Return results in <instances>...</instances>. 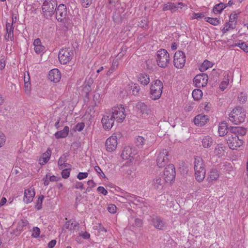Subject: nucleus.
Masks as SVG:
<instances>
[{
	"label": "nucleus",
	"instance_id": "obj_21",
	"mask_svg": "<svg viewBox=\"0 0 248 248\" xmlns=\"http://www.w3.org/2000/svg\"><path fill=\"white\" fill-rule=\"evenodd\" d=\"M208 121V118L207 115L199 114L197 115L194 119V124L199 126H203Z\"/></svg>",
	"mask_w": 248,
	"mask_h": 248
},
{
	"label": "nucleus",
	"instance_id": "obj_1",
	"mask_svg": "<svg viewBox=\"0 0 248 248\" xmlns=\"http://www.w3.org/2000/svg\"><path fill=\"white\" fill-rule=\"evenodd\" d=\"M57 5V0H44L42 6L43 16L47 19H50L55 14Z\"/></svg>",
	"mask_w": 248,
	"mask_h": 248
},
{
	"label": "nucleus",
	"instance_id": "obj_22",
	"mask_svg": "<svg viewBox=\"0 0 248 248\" xmlns=\"http://www.w3.org/2000/svg\"><path fill=\"white\" fill-rule=\"evenodd\" d=\"M35 196V192L32 189H26L24 192L23 201L25 202L29 203L32 201Z\"/></svg>",
	"mask_w": 248,
	"mask_h": 248
},
{
	"label": "nucleus",
	"instance_id": "obj_11",
	"mask_svg": "<svg viewBox=\"0 0 248 248\" xmlns=\"http://www.w3.org/2000/svg\"><path fill=\"white\" fill-rule=\"evenodd\" d=\"M101 123L103 128L106 130H109L113 126L114 120L109 111L105 112L102 118Z\"/></svg>",
	"mask_w": 248,
	"mask_h": 248
},
{
	"label": "nucleus",
	"instance_id": "obj_5",
	"mask_svg": "<svg viewBox=\"0 0 248 248\" xmlns=\"http://www.w3.org/2000/svg\"><path fill=\"white\" fill-rule=\"evenodd\" d=\"M73 56L74 53L72 48L63 47L60 50L58 58L61 64H65L72 60Z\"/></svg>",
	"mask_w": 248,
	"mask_h": 248
},
{
	"label": "nucleus",
	"instance_id": "obj_43",
	"mask_svg": "<svg viewBox=\"0 0 248 248\" xmlns=\"http://www.w3.org/2000/svg\"><path fill=\"white\" fill-rule=\"evenodd\" d=\"M28 224V221L26 219H21L18 222V227L16 228V230H18L19 231H21L22 229L24 227H26Z\"/></svg>",
	"mask_w": 248,
	"mask_h": 248
},
{
	"label": "nucleus",
	"instance_id": "obj_27",
	"mask_svg": "<svg viewBox=\"0 0 248 248\" xmlns=\"http://www.w3.org/2000/svg\"><path fill=\"white\" fill-rule=\"evenodd\" d=\"M229 127L226 123H222L218 126V133L220 136H224L229 133Z\"/></svg>",
	"mask_w": 248,
	"mask_h": 248
},
{
	"label": "nucleus",
	"instance_id": "obj_56",
	"mask_svg": "<svg viewBox=\"0 0 248 248\" xmlns=\"http://www.w3.org/2000/svg\"><path fill=\"white\" fill-rule=\"evenodd\" d=\"M94 170L97 173L100 174V176L102 178H105L106 176L104 172L102 171V170L99 166H95L94 167Z\"/></svg>",
	"mask_w": 248,
	"mask_h": 248
},
{
	"label": "nucleus",
	"instance_id": "obj_2",
	"mask_svg": "<svg viewBox=\"0 0 248 248\" xmlns=\"http://www.w3.org/2000/svg\"><path fill=\"white\" fill-rule=\"evenodd\" d=\"M246 118V110L242 107L237 106L229 114V120L234 124H239L245 121Z\"/></svg>",
	"mask_w": 248,
	"mask_h": 248
},
{
	"label": "nucleus",
	"instance_id": "obj_44",
	"mask_svg": "<svg viewBox=\"0 0 248 248\" xmlns=\"http://www.w3.org/2000/svg\"><path fill=\"white\" fill-rule=\"evenodd\" d=\"M205 20L206 22L210 23L213 25H217L219 24V20L217 18H213L210 17H207L205 18Z\"/></svg>",
	"mask_w": 248,
	"mask_h": 248
},
{
	"label": "nucleus",
	"instance_id": "obj_53",
	"mask_svg": "<svg viewBox=\"0 0 248 248\" xmlns=\"http://www.w3.org/2000/svg\"><path fill=\"white\" fill-rule=\"evenodd\" d=\"M116 206L114 204H112L109 205L108 207V211L111 214L115 213L116 212Z\"/></svg>",
	"mask_w": 248,
	"mask_h": 248
},
{
	"label": "nucleus",
	"instance_id": "obj_36",
	"mask_svg": "<svg viewBox=\"0 0 248 248\" xmlns=\"http://www.w3.org/2000/svg\"><path fill=\"white\" fill-rule=\"evenodd\" d=\"M192 94L194 100H198L202 98V92L201 90L196 89L193 91Z\"/></svg>",
	"mask_w": 248,
	"mask_h": 248
},
{
	"label": "nucleus",
	"instance_id": "obj_64",
	"mask_svg": "<svg viewBox=\"0 0 248 248\" xmlns=\"http://www.w3.org/2000/svg\"><path fill=\"white\" fill-rule=\"evenodd\" d=\"M5 142V137L4 134L0 131V147L4 145Z\"/></svg>",
	"mask_w": 248,
	"mask_h": 248
},
{
	"label": "nucleus",
	"instance_id": "obj_58",
	"mask_svg": "<svg viewBox=\"0 0 248 248\" xmlns=\"http://www.w3.org/2000/svg\"><path fill=\"white\" fill-rule=\"evenodd\" d=\"M88 173L87 172H79L77 175V178L79 180H82L88 177Z\"/></svg>",
	"mask_w": 248,
	"mask_h": 248
},
{
	"label": "nucleus",
	"instance_id": "obj_60",
	"mask_svg": "<svg viewBox=\"0 0 248 248\" xmlns=\"http://www.w3.org/2000/svg\"><path fill=\"white\" fill-rule=\"evenodd\" d=\"M229 83V79L225 78V79L221 83L220 88L224 90Z\"/></svg>",
	"mask_w": 248,
	"mask_h": 248
},
{
	"label": "nucleus",
	"instance_id": "obj_19",
	"mask_svg": "<svg viewBox=\"0 0 248 248\" xmlns=\"http://www.w3.org/2000/svg\"><path fill=\"white\" fill-rule=\"evenodd\" d=\"M48 79L55 83L58 82L61 78V75L58 69H53L50 70L48 76Z\"/></svg>",
	"mask_w": 248,
	"mask_h": 248
},
{
	"label": "nucleus",
	"instance_id": "obj_52",
	"mask_svg": "<svg viewBox=\"0 0 248 248\" xmlns=\"http://www.w3.org/2000/svg\"><path fill=\"white\" fill-rule=\"evenodd\" d=\"M238 99L240 103H244L247 100V96L245 94L241 93L239 95Z\"/></svg>",
	"mask_w": 248,
	"mask_h": 248
},
{
	"label": "nucleus",
	"instance_id": "obj_61",
	"mask_svg": "<svg viewBox=\"0 0 248 248\" xmlns=\"http://www.w3.org/2000/svg\"><path fill=\"white\" fill-rule=\"evenodd\" d=\"M97 190L98 192L103 194L104 195H107L108 194L107 190L103 186H99L97 188Z\"/></svg>",
	"mask_w": 248,
	"mask_h": 248
},
{
	"label": "nucleus",
	"instance_id": "obj_33",
	"mask_svg": "<svg viewBox=\"0 0 248 248\" xmlns=\"http://www.w3.org/2000/svg\"><path fill=\"white\" fill-rule=\"evenodd\" d=\"M69 155L68 153H64L59 159L58 165L60 170L63 169V164L67 161Z\"/></svg>",
	"mask_w": 248,
	"mask_h": 248
},
{
	"label": "nucleus",
	"instance_id": "obj_6",
	"mask_svg": "<svg viewBox=\"0 0 248 248\" xmlns=\"http://www.w3.org/2000/svg\"><path fill=\"white\" fill-rule=\"evenodd\" d=\"M109 111L114 120L118 123H122L125 118V110L122 105L113 107Z\"/></svg>",
	"mask_w": 248,
	"mask_h": 248
},
{
	"label": "nucleus",
	"instance_id": "obj_54",
	"mask_svg": "<svg viewBox=\"0 0 248 248\" xmlns=\"http://www.w3.org/2000/svg\"><path fill=\"white\" fill-rule=\"evenodd\" d=\"M34 51L37 54H40L43 52L45 50V47L43 46H34Z\"/></svg>",
	"mask_w": 248,
	"mask_h": 248
},
{
	"label": "nucleus",
	"instance_id": "obj_18",
	"mask_svg": "<svg viewBox=\"0 0 248 248\" xmlns=\"http://www.w3.org/2000/svg\"><path fill=\"white\" fill-rule=\"evenodd\" d=\"M152 223L156 229L159 230H164V227L166 225V222L163 219L158 216L153 217Z\"/></svg>",
	"mask_w": 248,
	"mask_h": 248
},
{
	"label": "nucleus",
	"instance_id": "obj_41",
	"mask_svg": "<svg viewBox=\"0 0 248 248\" xmlns=\"http://www.w3.org/2000/svg\"><path fill=\"white\" fill-rule=\"evenodd\" d=\"M118 65V63L117 61L116 60L113 61L110 68L108 69V70L107 72V74H106L107 75L109 76L112 73H113L116 70V69L117 68Z\"/></svg>",
	"mask_w": 248,
	"mask_h": 248
},
{
	"label": "nucleus",
	"instance_id": "obj_28",
	"mask_svg": "<svg viewBox=\"0 0 248 248\" xmlns=\"http://www.w3.org/2000/svg\"><path fill=\"white\" fill-rule=\"evenodd\" d=\"M205 175V170L202 169L195 170V176L196 180L198 182L203 180Z\"/></svg>",
	"mask_w": 248,
	"mask_h": 248
},
{
	"label": "nucleus",
	"instance_id": "obj_34",
	"mask_svg": "<svg viewBox=\"0 0 248 248\" xmlns=\"http://www.w3.org/2000/svg\"><path fill=\"white\" fill-rule=\"evenodd\" d=\"M226 7V5L222 2L216 4L213 8V12L216 14H218Z\"/></svg>",
	"mask_w": 248,
	"mask_h": 248
},
{
	"label": "nucleus",
	"instance_id": "obj_26",
	"mask_svg": "<svg viewBox=\"0 0 248 248\" xmlns=\"http://www.w3.org/2000/svg\"><path fill=\"white\" fill-rule=\"evenodd\" d=\"M69 131V127L67 126H65L64 127L63 129L62 130H61L55 133V138L57 139L65 138L68 136Z\"/></svg>",
	"mask_w": 248,
	"mask_h": 248
},
{
	"label": "nucleus",
	"instance_id": "obj_57",
	"mask_svg": "<svg viewBox=\"0 0 248 248\" xmlns=\"http://www.w3.org/2000/svg\"><path fill=\"white\" fill-rule=\"evenodd\" d=\"M85 127L84 123H79L76 124V130L80 132Z\"/></svg>",
	"mask_w": 248,
	"mask_h": 248
},
{
	"label": "nucleus",
	"instance_id": "obj_45",
	"mask_svg": "<svg viewBox=\"0 0 248 248\" xmlns=\"http://www.w3.org/2000/svg\"><path fill=\"white\" fill-rule=\"evenodd\" d=\"M145 140L144 138L142 136H138L136 140L135 143L137 146L139 148L142 147L144 143Z\"/></svg>",
	"mask_w": 248,
	"mask_h": 248
},
{
	"label": "nucleus",
	"instance_id": "obj_40",
	"mask_svg": "<svg viewBox=\"0 0 248 248\" xmlns=\"http://www.w3.org/2000/svg\"><path fill=\"white\" fill-rule=\"evenodd\" d=\"M240 12H238L237 11H234L232 12L229 18V22H231L232 23H235V25H236L237 21L236 19L237 18L238 15Z\"/></svg>",
	"mask_w": 248,
	"mask_h": 248
},
{
	"label": "nucleus",
	"instance_id": "obj_59",
	"mask_svg": "<svg viewBox=\"0 0 248 248\" xmlns=\"http://www.w3.org/2000/svg\"><path fill=\"white\" fill-rule=\"evenodd\" d=\"M79 236L82 237L84 239H89L90 238V234L87 232H81L79 233Z\"/></svg>",
	"mask_w": 248,
	"mask_h": 248
},
{
	"label": "nucleus",
	"instance_id": "obj_17",
	"mask_svg": "<svg viewBox=\"0 0 248 248\" xmlns=\"http://www.w3.org/2000/svg\"><path fill=\"white\" fill-rule=\"evenodd\" d=\"M229 133L233 135L234 136H237L240 138H243V137L246 135L247 130L243 127L240 126H230L229 127Z\"/></svg>",
	"mask_w": 248,
	"mask_h": 248
},
{
	"label": "nucleus",
	"instance_id": "obj_62",
	"mask_svg": "<svg viewBox=\"0 0 248 248\" xmlns=\"http://www.w3.org/2000/svg\"><path fill=\"white\" fill-rule=\"evenodd\" d=\"M204 16L203 13H194L193 14V18L195 19H201Z\"/></svg>",
	"mask_w": 248,
	"mask_h": 248
},
{
	"label": "nucleus",
	"instance_id": "obj_10",
	"mask_svg": "<svg viewBox=\"0 0 248 248\" xmlns=\"http://www.w3.org/2000/svg\"><path fill=\"white\" fill-rule=\"evenodd\" d=\"M186 63V56L185 53L180 50L175 52L174 55V66L178 69L182 68Z\"/></svg>",
	"mask_w": 248,
	"mask_h": 248
},
{
	"label": "nucleus",
	"instance_id": "obj_12",
	"mask_svg": "<svg viewBox=\"0 0 248 248\" xmlns=\"http://www.w3.org/2000/svg\"><path fill=\"white\" fill-rule=\"evenodd\" d=\"M208 76L205 73H202L196 75L193 79V82L196 87L203 88L207 85Z\"/></svg>",
	"mask_w": 248,
	"mask_h": 248
},
{
	"label": "nucleus",
	"instance_id": "obj_24",
	"mask_svg": "<svg viewBox=\"0 0 248 248\" xmlns=\"http://www.w3.org/2000/svg\"><path fill=\"white\" fill-rule=\"evenodd\" d=\"M138 81L144 86L147 85L150 82L149 76L146 73H140L138 77Z\"/></svg>",
	"mask_w": 248,
	"mask_h": 248
},
{
	"label": "nucleus",
	"instance_id": "obj_7",
	"mask_svg": "<svg viewBox=\"0 0 248 248\" xmlns=\"http://www.w3.org/2000/svg\"><path fill=\"white\" fill-rule=\"evenodd\" d=\"M226 140L230 149L236 150L241 146L243 143V139L237 136H234L233 135L228 134L226 137Z\"/></svg>",
	"mask_w": 248,
	"mask_h": 248
},
{
	"label": "nucleus",
	"instance_id": "obj_35",
	"mask_svg": "<svg viewBox=\"0 0 248 248\" xmlns=\"http://www.w3.org/2000/svg\"><path fill=\"white\" fill-rule=\"evenodd\" d=\"M213 65V64L212 62L205 60L199 67V70L201 72H204L207 70L209 68L212 67Z\"/></svg>",
	"mask_w": 248,
	"mask_h": 248
},
{
	"label": "nucleus",
	"instance_id": "obj_37",
	"mask_svg": "<svg viewBox=\"0 0 248 248\" xmlns=\"http://www.w3.org/2000/svg\"><path fill=\"white\" fill-rule=\"evenodd\" d=\"M129 196L134 198V199L133 200L129 199V201L130 202L134 203V204L140 205V203H141L143 202V199L142 198H140L139 197H137L134 195H129Z\"/></svg>",
	"mask_w": 248,
	"mask_h": 248
},
{
	"label": "nucleus",
	"instance_id": "obj_20",
	"mask_svg": "<svg viewBox=\"0 0 248 248\" xmlns=\"http://www.w3.org/2000/svg\"><path fill=\"white\" fill-rule=\"evenodd\" d=\"M14 16H12V24L7 23L6 26V34L5 35V38L7 40L10 39L11 41L14 40V27L13 23L14 22Z\"/></svg>",
	"mask_w": 248,
	"mask_h": 248
},
{
	"label": "nucleus",
	"instance_id": "obj_47",
	"mask_svg": "<svg viewBox=\"0 0 248 248\" xmlns=\"http://www.w3.org/2000/svg\"><path fill=\"white\" fill-rule=\"evenodd\" d=\"M44 199V196L42 195H41L39 196L38 198V200L36 203L35 208L37 210H40L42 208V202L43 201Z\"/></svg>",
	"mask_w": 248,
	"mask_h": 248
},
{
	"label": "nucleus",
	"instance_id": "obj_55",
	"mask_svg": "<svg viewBox=\"0 0 248 248\" xmlns=\"http://www.w3.org/2000/svg\"><path fill=\"white\" fill-rule=\"evenodd\" d=\"M40 233V229L37 227H33L32 236H33L35 238H37L39 236Z\"/></svg>",
	"mask_w": 248,
	"mask_h": 248
},
{
	"label": "nucleus",
	"instance_id": "obj_23",
	"mask_svg": "<svg viewBox=\"0 0 248 248\" xmlns=\"http://www.w3.org/2000/svg\"><path fill=\"white\" fill-rule=\"evenodd\" d=\"M51 155V150L50 148H48L42 155V157L39 160V163L41 165H44L46 164L49 160Z\"/></svg>",
	"mask_w": 248,
	"mask_h": 248
},
{
	"label": "nucleus",
	"instance_id": "obj_49",
	"mask_svg": "<svg viewBox=\"0 0 248 248\" xmlns=\"http://www.w3.org/2000/svg\"><path fill=\"white\" fill-rule=\"evenodd\" d=\"M61 172L62 176L63 179H67L70 175V168H66L62 169Z\"/></svg>",
	"mask_w": 248,
	"mask_h": 248
},
{
	"label": "nucleus",
	"instance_id": "obj_38",
	"mask_svg": "<svg viewBox=\"0 0 248 248\" xmlns=\"http://www.w3.org/2000/svg\"><path fill=\"white\" fill-rule=\"evenodd\" d=\"M235 23H232L231 22L226 23L225 24L224 28L222 30V33H225L230 30H233L235 29Z\"/></svg>",
	"mask_w": 248,
	"mask_h": 248
},
{
	"label": "nucleus",
	"instance_id": "obj_13",
	"mask_svg": "<svg viewBox=\"0 0 248 248\" xmlns=\"http://www.w3.org/2000/svg\"><path fill=\"white\" fill-rule=\"evenodd\" d=\"M55 13L57 20L59 22L63 21L67 16L66 6L63 4H59L57 6Z\"/></svg>",
	"mask_w": 248,
	"mask_h": 248
},
{
	"label": "nucleus",
	"instance_id": "obj_51",
	"mask_svg": "<svg viewBox=\"0 0 248 248\" xmlns=\"http://www.w3.org/2000/svg\"><path fill=\"white\" fill-rule=\"evenodd\" d=\"M93 0H80L81 5L85 8L89 7L92 3Z\"/></svg>",
	"mask_w": 248,
	"mask_h": 248
},
{
	"label": "nucleus",
	"instance_id": "obj_31",
	"mask_svg": "<svg viewBox=\"0 0 248 248\" xmlns=\"http://www.w3.org/2000/svg\"><path fill=\"white\" fill-rule=\"evenodd\" d=\"M202 143L204 148H209L213 144L212 138L209 136H205L202 139Z\"/></svg>",
	"mask_w": 248,
	"mask_h": 248
},
{
	"label": "nucleus",
	"instance_id": "obj_32",
	"mask_svg": "<svg viewBox=\"0 0 248 248\" xmlns=\"http://www.w3.org/2000/svg\"><path fill=\"white\" fill-rule=\"evenodd\" d=\"M124 18V15L123 14L122 15L120 14V11L119 10L114 12L113 16V20L116 23H121Z\"/></svg>",
	"mask_w": 248,
	"mask_h": 248
},
{
	"label": "nucleus",
	"instance_id": "obj_63",
	"mask_svg": "<svg viewBox=\"0 0 248 248\" xmlns=\"http://www.w3.org/2000/svg\"><path fill=\"white\" fill-rule=\"evenodd\" d=\"M78 225V223H75L74 225H73V223L71 222L70 221H67L65 224L64 225V227L65 228L67 229H69L71 226H74V227H76Z\"/></svg>",
	"mask_w": 248,
	"mask_h": 248
},
{
	"label": "nucleus",
	"instance_id": "obj_8",
	"mask_svg": "<svg viewBox=\"0 0 248 248\" xmlns=\"http://www.w3.org/2000/svg\"><path fill=\"white\" fill-rule=\"evenodd\" d=\"M169 152L166 149H162L158 152L156 156V165L159 168L166 166L170 162Z\"/></svg>",
	"mask_w": 248,
	"mask_h": 248
},
{
	"label": "nucleus",
	"instance_id": "obj_4",
	"mask_svg": "<svg viewBox=\"0 0 248 248\" xmlns=\"http://www.w3.org/2000/svg\"><path fill=\"white\" fill-rule=\"evenodd\" d=\"M156 60L159 67L166 68L170 62V55L166 49H161L156 53Z\"/></svg>",
	"mask_w": 248,
	"mask_h": 248
},
{
	"label": "nucleus",
	"instance_id": "obj_25",
	"mask_svg": "<svg viewBox=\"0 0 248 248\" xmlns=\"http://www.w3.org/2000/svg\"><path fill=\"white\" fill-rule=\"evenodd\" d=\"M194 164L195 170L205 169L203 159L200 156H196L195 157Z\"/></svg>",
	"mask_w": 248,
	"mask_h": 248
},
{
	"label": "nucleus",
	"instance_id": "obj_48",
	"mask_svg": "<svg viewBox=\"0 0 248 248\" xmlns=\"http://www.w3.org/2000/svg\"><path fill=\"white\" fill-rule=\"evenodd\" d=\"M219 176L218 171L217 170H213L210 173L209 178L211 181L217 180Z\"/></svg>",
	"mask_w": 248,
	"mask_h": 248
},
{
	"label": "nucleus",
	"instance_id": "obj_30",
	"mask_svg": "<svg viewBox=\"0 0 248 248\" xmlns=\"http://www.w3.org/2000/svg\"><path fill=\"white\" fill-rule=\"evenodd\" d=\"M164 184V180H162L160 177H157L153 181V186L155 189H161Z\"/></svg>",
	"mask_w": 248,
	"mask_h": 248
},
{
	"label": "nucleus",
	"instance_id": "obj_15",
	"mask_svg": "<svg viewBox=\"0 0 248 248\" xmlns=\"http://www.w3.org/2000/svg\"><path fill=\"white\" fill-rule=\"evenodd\" d=\"M117 137L113 134L106 141L107 150L108 152L114 151L117 148Z\"/></svg>",
	"mask_w": 248,
	"mask_h": 248
},
{
	"label": "nucleus",
	"instance_id": "obj_39",
	"mask_svg": "<svg viewBox=\"0 0 248 248\" xmlns=\"http://www.w3.org/2000/svg\"><path fill=\"white\" fill-rule=\"evenodd\" d=\"M138 26L141 28H144L145 29H148V20L146 17H144L142 19H141L138 22Z\"/></svg>",
	"mask_w": 248,
	"mask_h": 248
},
{
	"label": "nucleus",
	"instance_id": "obj_16",
	"mask_svg": "<svg viewBox=\"0 0 248 248\" xmlns=\"http://www.w3.org/2000/svg\"><path fill=\"white\" fill-rule=\"evenodd\" d=\"M136 108L140 114V116L144 118L147 117L151 112L149 107L143 102H138L136 104Z\"/></svg>",
	"mask_w": 248,
	"mask_h": 248
},
{
	"label": "nucleus",
	"instance_id": "obj_3",
	"mask_svg": "<svg viewBox=\"0 0 248 248\" xmlns=\"http://www.w3.org/2000/svg\"><path fill=\"white\" fill-rule=\"evenodd\" d=\"M163 83L159 79L153 81L150 87V94L153 100L159 99L162 93Z\"/></svg>",
	"mask_w": 248,
	"mask_h": 248
},
{
	"label": "nucleus",
	"instance_id": "obj_50",
	"mask_svg": "<svg viewBox=\"0 0 248 248\" xmlns=\"http://www.w3.org/2000/svg\"><path fill=\"white\" fill-rule=\"evenodd\" d=\"M140 89V86L137 84H134L131 86L132 93L134 95H137L139 93Z\"/></svg>",
	"mask_w": 248,
	"mask_h": 248
},
{
	"label": "nucleus",
	"instance_id": "obj_42",
	"mask_svg": "<svg viewBox=\"0 0 248 248\" xmlns=\"http://www.w3.org/2000/svg\"><path fill=\"white\" fill-rule=\"evenodd\" d=\"M225 149V147L222 144H218L216 146L215 149V154L217 155H219L223 153Z\"/></svg>",
	"mask_w": 248,
	"mask_h": 248
},
{
	"label": "nucleus",
	"instance_id": "obj_9",
	"mask_svg": "<svg viewBox=\"0 0 248 248\" xmlns=\"http://www.w3.org/2000/svg\"><path fill=\"white\" fill-rule=\"evenodd\" d=\"M175 169L172 164H169L165 168L164 171V181L166 183H171L175 177Z\"/></svg>",
	"mask_w": 248,
	"mask_h": 248
},
{
	"label": "nucleus",
	"instance_id": "obj_29",
	"mask_svg": "<svg viewBox=\"0 0 248 248\" xmlns=\"http://www.w3.org/2000/svg\"><path fill=\"white\" fill-rule=\"evenodd\" d=\"M178 9V6H177L175 3L172 2H168L164 4L162 10L166 11L170 10L172 13L175 12Z\"/></svg>",
	"mask_w": 248,
	"mask_h": 248
},
{
	"label": "nucleus",
	"instance_id": "obj_14",
	"mask_svg": "<svg viewBox=\"0 0 248 248\" xmlns=\"http://www.w3.org/2000/svg\"><path fill=\"white\" fill-rule=\"evenodd\" d=\"M136 154L137 151L134 148L127 146L124 148L121 156L123 159H129L131 161Z\"/></svg>",
	"mask_w": 248,
	"mask_h": 248
},
{
	"label": "nucleus",
	"instance_id": "obj_46",
	"mask_svg": "<svg viewBox=\"0 0 248 248\" xmlns=\"http://www.w3.org/2000/svg\"><path fill=\"white\" fill-rule=\"evenodd\" d=\"M233 46H239L244 51L248 53V46L245 42L235 43Z\"/></svg>",
	"mask_w": 248,
	"mask_h": 248
}]
</instances>
